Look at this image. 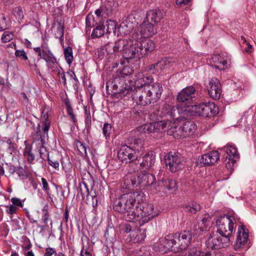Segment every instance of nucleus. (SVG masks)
Instances as JSON below:
<instances>
[{"mask_svg":"<svg viewBox=\"0 0 256 256\" xmlns=\"http://www.w3.org/2000/svg\"><path fill=\"white\" fill-rule=\"evenodd\" d=\"M106 33V27L103 24L98 25L93 30L91 37L92 38H100Z\"/></svg>","mask_w":256,"mask_h":256,"instance_id":"obj_42","label":"nucleus"},{"mask_svg":"<svg viewBox=\"0 0 256 256\" xmlns=\"http://www.w3.org/2000/svg\"><path fill=\"white\" fill-rule=\"evenodd\" d=\"M230 244V238L214 233L211 234L206 241L207 248L212 250H218L225 248L228 246Z\"/></svg>","mask_w":256,"mask_h":256,"instance_id":"obj_8","label":"nucleus"},{"mask_svg":"<svg viewBox=\"0 0 256 256\" xmlns=\"http://www.w3.org/2000/svg\"><path fill=\"white\" fill-rule=\"evenodd\" d=\"M154 78L151 76L144 74V72H139L136 76V79L135 82L136 88H145L146 85H152Z\"/></svg>","mask_w":256,"mask_h":256,"instance_id":"obj_30","label":"nucleus"},{"mask_svg":"<svg viewBox=\"0 0 256 256\" xmlns=\"http://www.w3.org/2000/svg\"><path fill=\"white\" fill-rule=\"evenodd\" d=\"M64 55L66 62L70 65L72 63L74 57L72 49L70 46H68L64 49Z\"/></svg>","mask_w":256,"mask_h":256,"instance_id":"obj_45","label":"nucleus"},{"mask_svg":"<svg viewBox=\"0 0 256 256\" xmlns=\"http://www.w3.org/2000/svg\"><path fill=\"white\" fill-rule=\"evenodd\" d=\"M14 54L16 57L22 60H28L27 54L24 50H16Z\"/></svg>","mask_w":256,"mask_h":256,"instance_id":"obj_52","label":"nucleus"},{"mask_svg":"<svg viewBox=\"0 0 256 256\" xmlns=\"http://www.w3.org/2000/svg\"><path fill=\"white\" fill-rule=\"evenodd\" d=\"M42 211L43 212V215H42V218H49V213H48V206H44L42 209Z\"/></svg>","mask_w":256,"mask_h":256,"instance_id":"obj_64","label":"nucleus"},{"mask_svg":"<svg viewBox=\"0 0 256 256\" xmlns=\"http://www.w3.org/2000/svg\"><path fill=\"white\" fill-rule=\"evenodd\" d=\"M226 156L223 158V162L226 167L228 170H232L236 164V159L238 158V154L237 153L236 147L228 145L226 148Z\"/></svg>","mask_w":256,"mask_h":256,"instance_id":"obj_13","label":"nucleus"},{"mask_svg":"<svg viewBox=\"0 0 256 256\" xmlns=\"http://www.w3.org/2000/svg\"><path fill=\"white\" fill-rule=\"evenodd\" d=\"M170 126V122L160 120L143 124L138 128V132L144 133L158 132H162Z\"/></svg>","mask_w":256,"mask_h":256,"instance_id":"obj_9","label":"nucleus"},{"mask_svg":"<svg viewBox=\"0 0 256 256\" xmlns=\"http://www.w3.org/2000/svg\"><path fill=\"white\" fill-rule=\"evenodd\" d=\"M44 141L38 140V141H34L32 140V146H34L36 148L35 150H38L40 158L42 159L44 158V156L47 154V150L46 148L44 146Z\"/></svg>","mask_w":256,"mask_h":256,"instance_id":"obj_39","label":"nucleus"},{"mask_svg":"<svg viewBox=\"0 0 256 256\" xmlns=\"http://www.w3.org/2000/svg\"><path fill=\"white\" fill-rule=\"evenodd\" d=\"M132 44V40L120 39L116 42L114 44L112 43H108L105 46V50L108 54H112V50L114 52H122L124 55L128 46Z\"/></svg>","mask_w":256,"mask_h":256,"instance_id":"obj_16","label":"nucleus"},{"mask_svg":"<svg viewBox=\"0 0 256 256\" xmlns=\"http://www.w3.org/2000/svg\"><path fill=\"white\" fill-rule=\"evenodd\" d=\"M13 14L18 22H22L24 18V15L21 7H16L14 8L13 10Z\"/></svg>","mask_w":256,"mask_h":256,"instance_id":"obj_48","label":"nucleus"},{"mask_svg":"<svg viewBox=\"0 0 256 256\" xmlns=\"http://www.w3.org/2000/svg\"><path fill=\"white\" fill-rule=\"evenodd\" d=\"M164 16V12L161 10L159 9L152 10L146 12L144 19L156 26L160 22Z\"/></svg>","mask_w":256,"mask_h":256,"instance_id":"obj_29","label":"nucleus"},{"mask_svg":"<svg viewBox=\"0 0 256 256\" xmlns=\"http://www.w3.org/2000/svg\"><path fill=\"white\" fill-rule=\"evenodd\" d=\"M64 104L66 108L68 114L70 116L71 120H72L74 126L77 124V120L76 116L74 114L73 109L71 106L70 101L68 100H64Z\"/></svg>","mask_w":256,"mask_h":256,"instance_id":"obj_44","label":"nucleus"},{"mask_svg":"<svg viewBox=\"0 0 256 256\" xmlns=\"http://www.w3.org/2000/svg\"><path fill=\"white\" fill-rule=\"evenodd\" d=\"M177 240L174 235L169 234L164 238L160 239L158 248L162 252H167L170 250L174 252H179L178 248H176Z\"/></svg>","mask_w":256,"mask_h":256,"instance_id":"obj_10","label":"nucleus"},{"mask_svg":"<svg viewBox=\"0 0 256 256\" xmlns=\"http://www.w3.org/2000/svg\"><path fill=\"white\" fill-rule=\"evenodd\" d=\"M165 164L166 168L172 172H178L184 166V158L180 154L172 152L165 156Z\"/></svg>","mask_w":256,"mask_h":256,"instance_id":"obj_7","label":"nucleus"},{"mask_svg":"<svg viewBox=\"0 0 256 256\" xmlns=\"http://www.w3.org/2000/svg\"><path fill=\"white\" fill-rule=\"evenodd\" d=\"M175 238L177 240L176 248L180 252L185 250L190 245L192 234L190 231L184 230L180 233H176Z\"/></svg>","mask_w":256,"mask_h":256,"instance_id":"obj_17","label":"nucleus"},{"mask_svg":"<svg viewBox=\"0 0 256 256\" xmlns=\"http://www.w3.org/2000/svg\"><path fill=\"white\" fill-rule=\"evenodd\" d=\"M114 90L117 92L128 94L130 91V86L126 84V80L124 76L116 77L112 81Z\"/></svg>","mask_w":256,"mask_h":256,"instance_id":"obj_23","label":"nucleus"},{"mask_svg":"<svg viewBox=\"0 0 256 256\" xmlns=\"http://www.w3.org/2000/svg\"><path fill=\"white\" fill-rule=\"evenodd\" d=\"M208 63L212 67L219 70H224L228 68L227 59L220 54L212 56L209 58Z\"/></svg>","mask_w":256,"mask_h":256,"instance_id":"obj_22","label":"nucleus"},{"mask_svg":"<svg viewBox=\"0 0 256 256\" xmlns=\"http://www.w3.org/2000/svg\"><path fill=\"white\" fill-rule=\"evenodd\" d=\"M158 185L162 186H164L168 190H176V183L175 180L170 178L159 182Z\"/></svg>","mask_w":256,"mask_h":256,"instance_id":"obj_41","label":"nucleus"},{"mask_svg":"<svg viewBox=\"0 0 256 256\" xmlns=\"http://www.w3.org/2000/svg\"><path fill=\"white\" fill-rule=\"evenodd\" d=\"M140 214L142 216V224L143 225L158 216L160 214L159 210L155 208L152 204H144L142 208H140Z\"/></svg>","mask_w":256,"mask_h":256,"instance_id":"obj_12","label":"nucleus"},{"mask_svg":"<svg viewBox=\"0 0 256 256\" xmlns=\"http://www.w3.org/2000/svg\"><path fill=\"white\" fill-rule=\"evenodd\" d=\"M184 208L186 212H190L192 214H196L200 210V205L196 202H193L192 205H186Z\"/></svg>","mask_w":256,"mask_h":256,"instance_id":"obj_46","label":"nucleus"},{"mask_svg":"<svg viewBox=\"0 0 256 256\" xmlns=\"http://www.w3.org/2000/svg\"><path fill=\"white\" fill-rule=\"evenodd\" d=\"M94 13L98 18H106L110 16L112 13V10L104 4L98 8L96 9Z\"/></svg>","mask_w":256,"mask_h":256,"instance_id":"obj_37","label":"nucleus"},{"mask_svg":"<svg viewBox=\"0 0 256 256\" xmlns=\"http://www.w3.org/2000/svg\"><path fill=\"white\" fill-rule=\"evenodd\" d=\"M34 50L37 54L39 59H43L46 62L47 66L50 68L54 67L56 58L51 52L48 44H42L40 47L34 48Z\"/></svg>","mask_w":256,"mask_h":256,"instance_id":"obj_6","label":"nucleus"},{"mask_svg":"<svg viewBox=\"0 0 256 256\" xmlns=\"http://www.w3.org/2000/svg\"><path fill=\"white\" fill-rule=\"evenodd\" d=\"M17 168L18 166H16L12 164H9L8 166V170L10 175H11L14 174V172H16Z\"/></svg>","mask_w":256,"mask_h":256,"instance_id":"obj_63","label":"nucleus"},{"mask_svg":"<svg viewBox=\"0 0 256 256\" xmlns=\"http://www.w3.org/2000/svg\"><path fill=\"white\" fill-rule=\"evenodd\" d=\"M48 162L49 165L53 167L55 169L58 168L59 162L58 160L50 158L48 156Z\"/></svg>","mask_w":256,"mask_h":256,"instance_id":"obj_60","label":"nucleus"},{"mask_svg":"<svg viewBox=\"0 0 256 256\" xmlns=\"http://www.w3.org/2000/svg\"><path fill=\"white\" fill-rule=\"evenodd\" d=\"M237 234L238 236L236 242L234 244V248L236 250H239L247 242L248 234V233L245 231L244 226H241V227L238 228Z\"/></svg>","mask_w":256,"mask_h":256,"instance_id":"obj_28","label":"nucleus"},{"mask_svg":"<svg viewBox=\"0 0 256 256\" xmlns=\"http://www.w3.org/2000/svg\"><path fill=\"white\" fill-rule=\"evenodd\" d=\"M220 159V154L217 150H212L201 156L198 160L202 166H211L217 162Z\"/></svg>","mask_w":256,"mask_h":256,"instance_id":"obj_21","label":"nucleus"},{"mask_svg":"<svg viewBox=\"0 0 256 256\" xmlns=\"http://www.w3.org/2000/svg\"><path fill=\"white\" fill-rule=\"evenodd\" d=\"M156 162V154L153 151H149L142 157V161L140 162L142 168L149 170L153 168Z\"/></svg>","mask_w":256,"mask_h":256,"instance_id":"obj_27","label":"nucleus"},{"mask_svg":"<svg viewBox=\"0 0 256 256\" xmlns=\"http://www.w3.org/2000/svg\"><path fill=\"white\" fill-rule=\"evenodd\" d=\"M14 37V34L10 32H4L2 36V40L4 42H7L11 40Z\"/></svg>","mask_w":256,"mask_h":256,"instance_id":"obj_53","label":"nucleus"},{"mask_svg":"<svg viewBox=\"0 0 256 256\" xmlns=\"http://www.w3.org/2000/svg\"><path fill=\"white\" fill-rule=\"evenodd\" d=\"M130 240L134 243L140 242L146 237V230L138 229L132 232L130 234Z\"/></svg>","mask_w":256,"mask_h":256,"instance_id":"obj_35","label":"nucleus"},{"mask_svg":"<svg viewBox=\"0 0 256 256\" xmlns=\"http://www.w3.org/2000/svg\"><path fill=\"white\" fill-rule=\"evenodd\" d=\"M128 165L127 170L130 173H134L138 171L142 168L140 162L138 159L132 162H128Z\"/></svg>","mask_w":256,"mask_h":256,"instance_id":"obj_43","label":"nucleus"},{"mask_svg":"<svg viewBox=\"0 0 256 256\" xmlns=\"http://www.w3.org/2000/svg\"><path fill=\"white\" fill-rule=\"evenodd\" d=\"M48 116L44 114L42 116V124L43 126L42 130L44 133V135L46 134L48 136V132L50 126V122L48 120Z\"/></svg>","mask_w":256,"mask_h":256,"instance_id":"obj_47","label":"nucleus"},{"mask_svg":"<svg viewBox=\"0 0 256 256\" xmlns=\"http://www.w3.org/2000/svg\"><path fill=\"white\" fill-rule=\"evenodd\" d=\"M136 42V46L138 47L139 53L141 56L148 54L152 52L155 48L154 42L147 38H142L138 40L134 39Z\"/></svg>","mask_w":256,"mask_h":256,"instance_id":"obj_18","label":"nucleus"},{"mask_svg":"<svg viewBox=\"0 0 256 256\" xmlns=\"http://www.w3.org/2000/svg\"><path fill=\"white\" fill-rule=\"evenodd\" d=\"M208 90L210 96L212 99L219 100L222 92V86L220 80L216 78H211L208 86Z\"/></svg>","mask_w":256,"mask_h":256,"instance_id":"obj_19","label":"nucleus"},{"mask_svg":"<svg viewBox=\"0 0 256 256\" xmlns=\"http://www.w3.org/2000/svg\"><path fill=\"white\" fill-rule=\"evenodd\" d=\"M138 20L134 14H129L120 24V27L123 28L126 26L128 28L127 32H130L136 24H138Z\"/></svg>","mask_w":256,"mask_h":256,"instance_id":"obj_34","label":"nucleus"},{"mask_svg":"<svg viewBox=\"0 0 256 256\" xmlns=\"http://www.w3.org/2000/svg\"><path fill=\"white\" fill-rule=\"evenodd\" d=\"M25 148L24 150L23 155L27 162L32 164L35 160V156L32 150V146L28 144L26 141L24 142Z\"/></svg>","mask_w":256,"mask_h":256,"instance_id":"obj_36","label":"nucleus"},{"mask_svg":"<svg viewBox=\"0 0 256 256\" xmlns=\"http://www.w3.org/2000/svg\"><path fill=\"white\" fill-rule=\"evenodd\" d=\"M132 96L133 100L139 105L146 106L154 103L152 98L150 94H148V90L142 86L136 88Z\"/></svg>","mask_w":256,"mask_h":256,"instance_id":"obj_11","label":"nucleus"},{"mask_svg":"<svg viewBox=\"0 0 256 256\" xmlns=\"http://www.w3.org/2000/svg\"><path fill=\"white\" fill-rule=\"evenodd\" d=\"M168 121L170 126L168 125V134L173 136L176 139L184 138L192 135L196 129V125L192 121L186 122L179 126Z\"/></svg>","mask_w":256,"mask_h":256,"instance_id":"obj_2","label":"nucleus"},{"mask_svg":"<svg viewBox=\"0 0 256 256\" xmlns=\"http://www.w3.org/2000/svg\"><path fill=\"white\" fill-rule=\"evenodd\" d=\"M106 33H110L112 31L114 32L116 27V22L112 20H107L106 22Z\"/></svg>","mask_w":256,"mask_h":256,"instance_id":"obj_50","label":"nucleus"},{"mask_svg":"<svg viewBox=\"0 0 256 256\" xmlns=\"http://www.w3.org/2000/svg\"><path fill=\"white\" fill-rule=\"evenodd\" d=\"M137 179L142 186H152L156 181L155 176L150 173L141 174L137 176Z\"/></svg>","mask_w":256,"mask_h":256,"instance_id":"obj_32","label":"nucleus"},{"mask_svg":"<svg viewBox=\"0 0 256 256\" xmlns=\"http://www.w3.org/2000/svg\"><path fill=\"white\" fill-rule=\"evenodd\" d=\"M55 249L52 248H46V252L44 256H52V254H54Z\"/></svg>","mask_w":256,"mask_h":256,"instance_id":"obj_62","label":"nucleus"},{"mask_svg":"<svg viewBox=\"0 0 256 256\" xmlns=\"http://www.w3.org/2000/svg\"><path fill=\"white\" fill-rule=\"evenodd\" d=\"M6 212L10 215H13L14 214H16L18 210L17 206H16L12 204L6 206Z\"/></svg>","mask_w":256,"mask_h":256,"instance_id":"obj_55","label":"nucleus"},{"mask_svg":"<svg viewBox=\"0 0 256 256\" xmlns=\"http://www.w3.org/2000/svg\"><path fill=\"white\" fill-rule=\"evenodd\" d=\"M86 114V117L85 119V124L86 126L88 128V130L89 128L91 125V116L90 112H88L86 109L85 110Z\"/></svg>","mask_w":256,"mask_h":256,"instance_id":"obj_61","label":"nucleus"},{"mask_svg":"<svg viewBox=\"0 0 256 256\" xmlns=\"http://www.w3.org/2000/svg\"><path fill=\"white\" fill-rule=\"evenodd\" d=\"M145 90H148V94H150L154 103L157 102L160 98L163 91L162 85L159 83H154L152 85H146Z\"/></svg>","mask_w":256,"mask_h":256,"instance_id":"obj_26","label":"nucleus"},{"mask_svg":"<svg viewBox=\"0 0 256 256\" xmlns=\"http://www.w3.org/2000/svg\"><path fill=\"white\" fill-rule=\"evenodd\" d=\"M76 147L80 154H86V148L84 144L81 142L78 141L76 142Z\"/></svg>","mask_w":256,"mask_h":256,"instance_id":"obj_54","label":"nucleus"},{"mask_svg":"<svg viewBox=\"0 0 256 256\" xmlns=\"http://www.w3.org/2000/svg\"><path fill=\"white\" fill-rule=\"evenodd\" d=\"M16 173L18 176L20 180H23L26 178H32V173L28 170H25L22 167L19 166H18Z\"/></svg>","mask_w":256,"mask_h":256,"instance_id":"obj_40","label":"nucleus"},{"mask_svg":"<svg viewBox=\"0 0 256 256\" xmlns=\"http://www.w3.org/2000/svg\"><path fill=\"white\" fill-rule=\"evenodd\" d=\"M218 108L213 102H203L198 104V115L204 117H211L216 116Z\"/></svg>","mask_w":256,"mask_h":256,"instance_id":"obj_15","label":"nucleus"},{"mask_svg":"<svg viewBox=\"0 0 256 256\" xmlns=\"http://www.w3.org/2000/svg\"><path fill=\"white\" fill-rule=\"evenodd\" d=\"M157 32V29L154 24L144 19L137 30L132 35L133 39L138 40L152 36Z\"/></svg>","mask_w":256,"mask_h":256,"instance_id":"obj_5","label":"nucleus"},{"mask_svg":"<svg viewBox=\"0 0 256 256\" xmlns=\"http://www.w3.org/2000/svg\"><path fill=\"white\" fill-rule=\"evenodd\" d=\"M57 74L59 78H61L62 80V84L65 86L66 84V78L65 72L63 70L60 68V70H58Z\"/></svg>","mask_w":256,"mask_h":256,"instance_id":"obj_59","label":"nucleus"},{"mask_svg":"<svg viewBox=\"0 0 256 256\" xmlns=\"http://www.w3.org/2000/svg\"><path fill=\"white\" fill-rule=\"evenodd\" d=\"M125 61L124 60H121L120 64L115 63L113 66V68L119 67V70L120 73L122 76H128L131 74L133 72V70L128 66H124Z\"/></svg>","mask_w":256,"mask_h":256,"instance_id":"obj_38","label":"nucleus"},{"mask_svg":"<svg viewBox=\"0 0 256 256\" xmlns=\"http://www.w3.org/2000/svg\"><path fill=\"white\" fill-rule=\"evenodd\" d=\"M33 140L34 141H38V140L44 141V140L42 138V136L41 134V131H40V125H38V126L37 128L36 134L33 138Z\"/></svg>","mask_w":256,"mask_h":256,"instance_id":"obj_57","label":"nucleus"},{"mask_svg":"<svg viewBox=\"0 0 256 256\" xmlns=\"http://www.w3.org/2000/svg\"><path fill=\"white\" fill-rule=\"evenodd\" d=\"M142 140L140 139L135 140L134 144L131 146L123 145L121 146L118 155V158L123 163L127 164L129 162L137 160L138 156L136 152L139 151L140 148H142Z\"/></svg>","mask_w":256,"mask_h":256,"instance_id":"obj_4","label":"nucleus"},{"mask_svg":"<svg viewBox=\"0 0 256 256\" xmlns=\"http://www.w3.org/2000/svg\"><path fill=\"white\" fill-rule=\"evenodd\" d=\"M112 132V126L108 123H105L102 128V133L106 138H109Z\"/></svg>","mask_w":256,"mask_h":256,"instance_id":"obj_51","label":"nucleus"},{"mask_svg":"<svg viewBox=\"0 0 256 256\" xmlns=\"http://www.w3.org/2000/svg\"><path fill=\"white\" fill-rule=\"evenodd\" d=\"M196 96V90L192 86L183 88L177 96V100L182 102L190 103Z\"/></svg>","mask_w":256,"mask_h":256,"instance_id":"obj_20","label":"nucleus"},{"mask_svg":"<svg viewBox=\"0 0 256 256\" xmlns=\"http://www.w3.org/2000/svg\"><path fill=\"white\" fill-rule=\"evenodd\" d=\"M138 205L132 206L131 210L128 211L124 214V216L128 221L138 222L140 225L141 226L142 220V216L140 214V210L138 208Z\"/></svg>","mask_w":256,"mask_h":256,"instance_id":"obj_25","label":"nucleus"},{"mask_svg":"<svg viewBox=\"0 0 256 256\" xmlns=\"http://www.w3.org/2000/svg\"><path fill=\"white\" fill-rule=\"evenodd\" d=\"M86 29L89 28V30L92 27H94L96 24L95 21L94 16L88 14L86 18Z\"/></svg>","mask_w":256,"mask_h":256,"instance_id":"obj_49","label":"nucleus"},{"mask_svg":"<svg viewBox=\"0 0 256 256\" xmlns=\"http://www.w3.org/2000/svg\"><path fill=\"white\" fill-rule=\"evenodd\" d=\"M175 60L174 58H165L158 60L157 62L151 64L149 67V70H155L158 72L162 71L172 66Z\"/></svg>","mask_w":256,"mask_h":256,"instance_id":"obj_24","label":"nucleus"},{"mask_svg":"<svg viewBox=\"0 0 256 256\" xmlns=\"http://www.w3.org/2000/svg\"><path fill=\"white\" fill-rule=\"evenodd\" d=\"M182 119L198 115V104L180 106Z\"/></svg>","mask_w":256,"mask_h":256,"instance_id":"obj_33","label":"nucleus"},{"mask_svg":"<svg viewBox=\"0 0 256 256\" xmlns=\"http://www.w3.org/2000/svg\"><path fill=\"white\" fill-rule=\"evenodd\" d=\"M160 112V116L166 117L167 119L170 118L177 120L182 119L180 106H172L169 104H164Z\"/></svg>","mask_w":256,"mask_h":256,"instance_id":"obj_14","label":"nucleus"},{"mask_svg":"<svg viewBox=\"0 0 256 256\" xmlns=\"http://www.w3.org/2000/svg\"><path fill=\"white\" fill-rule=\"evenodd\" d=\"M131 40H132V44H131L130 46H128L123 56L124 58L126 60H130L141 56L140 53H139L138 50V47L136 46V40L132 38Z\"/></svg>","mask_w":256,"mask_h":256,"instance_id":"obj_31","label":"nucleus"},{"mask_svg":"<svg viewBox=\"0 0 256 256\" xmlns=\"http://www.w3.org/2000/svg\"><path fill=\"white\" fill-rule=\"evenodd\" d=\"M144 200V194L141 192H134L124 194L116 198L113 202L114 210L125 214L132 206L142 202Z\"/></svg>","mask_w":256,"mask_h":256,"instance_id":"obj_1","label":"nucleus"},{"mask_svg":"<svg viewBox=\"0 0 256 256\" xmlns=\"http://www.w3.org/2000/svg\"><path fill=\"white\" fill-rule=\"evenodd\" d=\"M41 180L42 186V190L46 194H48L50 190V188L48 181L44 178H42Z\"/></svg>","mask_w":256,"mask_h":256,"instance_id":"obj_56","label":"nucleus"},{"mask_svg":"<svg viewBox=\"0 0 256 256\" xmlns=\"http://www.w3.org/2000/svg\"><path fill=\"white\" fill-rule=\"evenodd\" d=\"M238 220L234 216L224 214L218 217L216 220L217 232L222 235L230 239Z\"/></svg>","mask_w":256,"mask_h":256,"instance_id":"obj_3","label":"nucleus"},{"mask_svg":"<svg viewBox=\"0 0 256 256\" xmlns=\"http://www.w3.org/2000/svg\"><path fill=\"white\" fill-rule=\"evenodd\" d=\"M12 204V205L16 206H20V208L23 207L24 204L21 200L18 198H12L10 200Z\"/></svg>","mask_w":256,"mask_h":256,"instance_id":"obj_58","label":"nucleus"}]
</instances>
